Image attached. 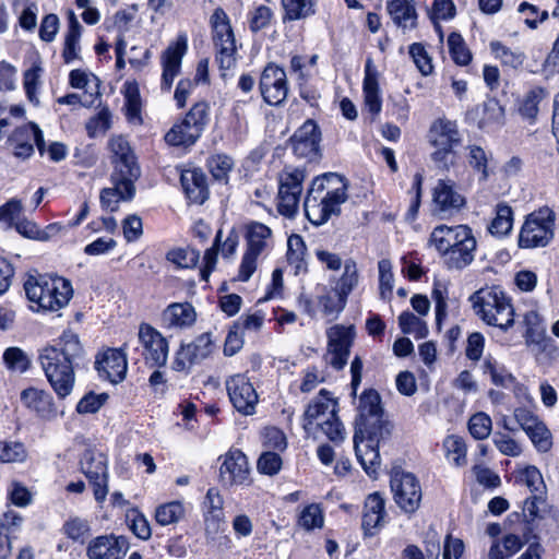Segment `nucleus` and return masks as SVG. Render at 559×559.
I'll return each instance as SVG.
<instances>
[{"instance_id":"obj_1","label":"nucleus","mask_w":559,"mask_h":559,"mask_svg":"<svg viewBox=\"0 0 559 559\" xmlns=\"http://www.w3.org/2000/svg\"><path fill=\"white\" fill-rule=\"evenodd\" d=\"M81 353L82 346L78 335L64 332L60 337V347L47 346L39 354L41 368L59 399H66L73 390L75 382L73 360Z\"/></svg>"},{"instance_id":"obj_2","label":"nucleus","mask_w":559,"mask_h":559,"mask_svg":"<svg viewBox=\"0 0 559 559\" xmlns=\"http://www.w3.org/2000/svg\"><path fill=\"white\" fill-rule=\"evenodd\" d=\"M429 243L450 271H462L475 260L477 240L468 225H438L430 234Z\"/></svg>"},{"instance_id":"obj_3","label":"nucleus","mask_w":559,"mask_h":559,"mask_svg":"<svg viewBox=\"0 0 559 559\" xmlns=\"http://www.w3.org/2000/svg\"><path fill=\"white\" fill-rule=\"evenodd\" d=\"M346 191V185L337 175L331 174L313 180L304 203L307 218L319 226L333 215H340L341 205L347 200Z\"/></svg>"},{"instance_id":"obj_4","label":"nucleus","mask_w":559,"mask_h":559,"mask_svg":"<svg viewBox=\"0 0 559 559\" xmlns=\"http://www.w3.org/2000/svg\"><path fill=\"white\" fill-rule=\"evenodd\" d=\"M337 412V400L322 389L304 413L302 427L305 431L316 438L321 432L332 442H342L346 437V431Z\"/></svg>"},{"instance_id":"obj_5","label":"nucleus","mask_w":559,"mask_h":559,"mask_svg":"<svg viewBox=\"0 0 559 559\" xmlns=\"http://www.w3.org/2000/svg\"><path fill=\"white\" fill-rule=\"evenodd\" d=\"M474 312L488 325L502 331L514 324V308L500 286H486L471 295Z\"/></svg>"},{"instance_id":"obj_6","label":"nucleus","mask_w":559,"mask_h":559,"mask_svg":"<svg viewBox=\"0 0 559 559\" xmlns=\"http://www.w3.org/2000/svg\"><path fill=\"white\" fill-rule=\"evenodd\" d=\"M24 289L28 300L46 311L60 310L73 295L70 281L60 276L31 275L24 283Z\"/></svg>"},{"instance_id":"obj_7","label":"nucleus","mask_w":559,"mask_h":559,"mask_svg":"<svg viewBox=\"0 0 559 559\" xmlns=\"http://www.w3.org/2000/svg\"><path fill=\"white\" fill-rule=\"evenodd\" d=\"M246 251L239 266L238 278L247 282L258 267V260L273 245L272 229L263 223L250 221L245 226Z\"/></svg>"},{"instance_id":"obj_8","label":"nucleus","mask_w":559,"mask_h":559,"mask_svg":"<svg viewBox=\"0 0 559 559\" xmlns=\"http://www.w3.org/2000/svg\"><path fill=\"white\" fill-rule=\"evenodd\" d=\"M555 213L546 206L530 213L520 230L519 247H546L555 236Z\"/></svg>"},{"instance_id":"obj_9","label":"nucleus","mask_w":559,"mask_h":559,"mask_svg":"<svg viewBox=\"0 0 559 559\" xmlns=\"http://www.w3.org/2000/svg\"><path fill=\"white\" fill-rule=\"evenodd\" d=\"M210 23L219 69L230 70L236 66L237 47L229 17L222 8H216Z\"/></svg>"},{"instance_id":"obj_10","label":"nucleus","mask_w":559,"mask_h":559,"mask_svg":"<svg viewBox=\"0 0 559 559\" xmlns=\"http://www.w3.org/2000/svg\"><path fill=\"white\" fill-rule=\"evenodd\" d=\"M355 433L385 436L389 433L388 423L383 420L381 399L377 391L369 390L361 394L356 418Z\"/></svg>"},{"instance_id":"obj_11","label":"nucleus","mask_w":559,"mask_h":559,"mask_svg":"<svg viewBox=\"0 0 559 559\" xmlns=\"http://www.w3.org/2000/svg\"><path fill=\"white\" fill-rule=\"evenodd\" d=\"M305 178L300 168L286 167L280 173L277 211L281 215L293 218L297 214Z\"/></svg>"},{"instance_id":"obj_12","label":"nucleus","mask_w":559,"mask_h":559,"mask_svg":"<svg viewBox=\"0 0 559 559\" xmlns=\"http://www.w3.org/2000/svg\"><path fill=\"white\" fill-rule=\"evenodd\" d=\"M326 352L324 360L335 370H342L348 360L356 337L353 324H334L326 329Z\"/></svg>"},{"instance_id":"obj_13","label":"nucleus","mask_w":559,"mask_h":559,"mask_svg":"<svg viewBox=\"0 0 559 559\" xmlns=\"http://www.w3.org/2000/svg\"><path fill=\"white\" fill-rule=\"evenodd\" d=\"M80 466L82 473L88 479L93 487L95 500L103 504L108 495V466L106 455L96 449H87L84 451Z\"/></svg>"},{"instance_id":"obj_14","label":"nucleus","mask_w":559,"mask_h":559,"mask_svg":"<svg viewBox=\"0 0 559 559\" xmlns=\"http://www.w3.org/2000/svg\"><path fill=\"white\" fill-rule=\"evenodd\" d=\"M394 500L405 512H415L421 501V488L417 478L404 471H395L391 477Z\"/></svg>"},{"instance_id":"obj_15","label":"nucleus","mask_w":559,"mask_h":559,"mask_svg":"<svg viewBox=\"0 0 559 559\" xmlns=\"http://www.w3.org/2000/svg\"><path fill=\"white\" fill-rule=\"evenodd\" d=\"M429 133L430 142L436 147L432 159L437 163H445L448 155L462 142L456 122L448 119L436 120Z\"/></svg>"},{"instance_id":"obj_16","label":"nucleus","mask_w":559,"mask_h":559,"mask_svg":"<svg viewBox=\"0 0 559 559\" xmlns=\"http://www.w3.org/2000/svg\"><path fill=\"white\" fill-rule=\"evenodd\" d=\"M225 384L234 407L246 416L254 414L259 396L250 380L238 373L229 377Z\"/></svg>"},{"instance_id":"obj_17","label":"nucleus","mask_w":559,"mask_h":559,"mask_svg":"<svg viewBox=\"0 0 559 559\" xmlns=\"http://www.w3.org/2000/svg\"><path fill=\"white\" fill-rule=\"evenodd\" d=\"M139 342L144 348L146 362L155 367L166 365L169 346L163 334L148 323H141L139 326Z\"/></svg>"},{"instance_id":"obj_18","label":"nucleus","mask_w":559,"mask_h":559,"mask_svg":"<svg viewBox=\"0 0 559 559\" xmlns=\"http://www.w3.org/2000/svg\"><path fill=\"white\" fill-rule=\"evenodd\" d=\"M214 347L211 334H201L193 342L180 346L175 356L174 369L189 371L193 365L210 357Z\"/></svg>"},{"instance_id":"obj_19","label":"nucleus","mask_w":559,"mask_h":559,"mask_svg":"<svg viewBox=\"0 0 559 559\" xmlns=\"http://www.w3.org/2000/svg\"><path fill=\"white\" fill-rule=\"evenodd\" d=\"M259 86L263 99L269 105H281L288 94L286 72L278 66L269 63L262 71Z\"/></svg>"},{"instance_id":"obj_20","label":"nucleus","mask_w":559,"mask_h":559,"mask_svg":"<svg viewBox=\"0 0 559 559\" xmlns=\"http://www.w3.org/2000/svg\"><path fill=\"white\" fill-rule=\"evenodd\" d=\"M107 147L111 153V162L115 165L112 174L138 179L140 168L128 140L122 135H112L108 140Z\"/></svg>"},{"instance_id":"obj_21","label":"nucleus","mask_w":559,"mask_h":559,"mask_svg":"<svg viewBox=\"0 0 559 559\" xmlns=\"http://www.w3.org/2000/svg\"><path fill=\"white\" fill-rule=\"evenodd\" d=\"M8 142L13 147L16 157L27 158L37 146L40 154L45 151V140L43 132L36 123L28 122L16 128L8 138Z\"/></svg>"},{"instance_id":"obj_22","label":"nucleus","mask_w":559,"mask_h":559,"mask_svg":"<svg viewBox=\"0 0 559 559\" xmlns=\"http://www.w3.org/2000/svg\"><path fill=\"white\" fill-rule=\"evenodd\" d=\"M187 48L188 45L186 36H179L176 41L170 43L162 52V90L166 92L170 91L175 78L180 73L182 58L187 52Z\"/></svg>"},{"instance_id":"obj_23","label":"nucleus","mask_w":559,"mask_h":559,"mask_svg":"<svg viewBox=\"0 0 559 559\" xmlns=\"http://www.w3.org/2000/svg\"><path fill=\"white\" fill-rule=\"evenodd\" d=\"M219 478L224 485H243L249 479L247 456L240 450H230L222 457Z\"/></svg>"},{"instance_id":"obj_24","label":"nucleus","mask_w":559,"mask_h":559,"mask_svg":"<svg viewBox=\"0 0 559 559\" xmlns=\"http://www.w3.org/2000/svg\"><path fill=\"white\" fill-rule=\"evenodd\" d=\"M432 202L435 210L444 215H452L466 204L465 198L456 190L454 181L450 179L438 180L433 188Z\"/></svg>"},{"instance_id":"obj_25","label":"nucleus","mask_w":559,"mask_h":559,"mask_svg":"<svg viewBox=\"0 0 559 559\" xmlns=\"http://www.w3.org/2000/svg\"><path fill=\"white\" fill-rule=\"evenodd\" d=\"M320 140L321 133L313 120H307L290 139L294 153L310 160L319 154Z\"/></svg>"},{"instance_id":"obj_26","label":"nucleus","mask_w":559,"mask_h":559,"mask_svg":"<svg viewBox=\"0 0 559 559\" xmlns=\"http://www.w3.org/2000/svg\"><path fill=\"white\" fill-rule=\"evenodd\" d=\"M382 438H384V436H371L367 433L354 435L356 457L365 472L370 476L374 475L380 466L378 442Z\"/></svg>"},{"instance_id":"obj_27","label":"nucleus","mask_w":559,"mask_h":559,"mask_svg":"<svg viewBox=\"0 0 559 559\" xmlns=\"http://www.w3.org/2000/svg\"><path fill=\"white\" fill-rule=\"evenodd\" d=\"M197 321V311L190 302H173L160 314V325L168 331H182Z\"/></svg>"},{"instance_id":"obj_28","label":"nucleus","mask_w":559,"mask_h":559,"mask_svg":"<svg viewBox=\"0 0 559 559\" xmlns=\"http://www.w3.org/2000/svg\"><path fill=\"white\" fill-rule=\"evenodd\" d=\"M95 367L102 378L119 383L127 373V357L120 349L109 348L97 356Z\"/></svg>"},{"instance_id":"obj_29","label":"nucleus","mask_w":559,"mask_h":559,"mask_svg":"<svg viewBox=\"0 0 559 559\" xmlns=\"http://www.w3.org/2000/svg\"><path fill=\"white\" fill-rule=\"evenodd\" d=\"M135 180L130 177L119 176V174H112V187L105 188L100 192L102 206L114 212L118 209L119 202L131 200L135 193Z\"/></svg>"},{"instance_id":"obj_30","label":"nucleus","mask_w":559,"mask_h":559,"mask_svg":"<svg viewBox=\"0 0 559 559\" xmlns=\"http://www.w3.org/2000/svg\"><path fill=\"white\" fill-rule=\"evenodd\" d=\"M127 551V540L112 535L98 536L87 547L90 559H122Z\"/></svg>"},{"instance_id":"obj_31","label":"nucleus","mask_w":559,"mask_h":559,"mask_svg":"<svg viewBox=\"0 0 559 559\" xmlns=\"http://www.w3.org/2000/svg\"><path fill=\"white\" fill-rule=\"evenodd\" d=\"M378 76L379 74L372 59L368 58L365 64L362 91L365 107L373 117H377L382 108Z\"/></svg>"},{"instance_id":"obj_32","label":"nucleus","mask_w":559,"mask_h":559,"mask_svg":"<svg viewBox=\"0 0 559 559\" xmlns=\"http://www.w3.org/2000/svg\"><path fill=\"white\" fill-rule=\"evenodd\" d=\"M386 10L394 24L404 33L416 28L418 15L414 0H386Z\"/></svg>"},{"instance_id":"obj_33","label":"nucleus","mask_w":559,"mask_h":559,"mask_svg":"<svg viewBox=\"0 0 559 559\" xmlns=\"http://www.w3.org/2000/svg\"><path fill=\"white\" fill-rule=\"evenodd\" d=\"M384 499L378 492L367 497L362 514V528L366 534L373 535L384 525Z\"/></svg>"},{"instance_id":"obj_34","label":"nucleus","mask_w":559,"mask_h":559,"mask_svg":"<svg viewBox=\"0 0 559 559\" xmlns=\"http://www.w3.org/2000/svg\"><path fill=\"white\" fill-rule=\"evenodd\" d=\"M181 185L188 199L197 204H202L207 199V185L204 173L201 169H186L181 173Z\"/></svg>"},{"instance_id":"obj_35","label":"nucleus","mask_w":559,"mask_h":559,"mask_svg":"<svg viewBox=\"0 0 559 559\" xmlns=\"http://www.w3.org/2000/svg\"><path fill=\"white\" fill-rule=\"evenodd\" d=\"M82 26L73 12L69 13V25L64 35L62 58L64 63L70 64L81 59L80 38Z\"/></svg>"},{"instance_id":"obj_36","label":"nucleus","mask_w":559,"mask_h":559,"mask_svg":"<svg viewBox=\"0 0 559 559\" xmlns=\"http://www.w3.org/2000/svg\"><path fill=\"white\" fill-rule=\"evenodd\" d=\"M223 498L218 490L210 488L205 496V527L210 533H217L224 523Z\"/></svg>"},{"instance_id":"obj_37","label":"nucleus","mask_w":559,"mask_h":559,"mask_svg":"<svg viewBox=\"0 0 559 559\" xmlns=\"http://www.w3.org/2000/svg\"><path fill=\"white\" fill-rule=\"evenodd\" d=\"M44 73L43 61L38 55H34L31 59L29 67L23 73V87L27 98L38 104V91L41 84V75Z\"/></svg>"},{"instance_id":"obj_38","label":"nucleus","mask_w":559,"mask_h":559,"mask_svg":"<svg viewBox=\"0 0 559 559\" xmlns=\"http://www.w3.org/2000/svg\"><path fill=\"white\" fill-rule=\"evenodd\" d=\"M22 403L31 411L36 412L41 417H47L51 413V395L44 390L28 388L21 393Z\"/></svg>"},{"instance_id":"obj_39","label":"nucleus","mask_w":559,"mask_h":559,"mask_svg":"<svg viewBox=\"0 0 559 559\" xmlns=\"http://www.w3.org/2000/svg\"><path fill=\"white\" fill-rule=\"evenodd\" d=\"M513 226V211L506 202L495 207V217L488 225V231L495 237H504L510 234Z\"/></svg>"},{"instance_id":"obj_40","label":"nucleus","mask_w":559,"mask_h":559,"mask_svg":"<svg viewBox=\"0 0 559 559\" xmlns=\"http://www.w3.org/2000/svg\"><path fill=\"white\" fill-rule=\"evenodd\" d=\"M21 523L22 518L13 511L0 515V559H5L10 556L12 549L10 535Z\"/></svg>"},{"instance_id":"obj_41","label":"nucleus","mask_w":559,"mask_h":559,"mask_svg":"<svg viewBox=\"0 0 559 559\" xmlns=\"http://www.w3.org/2000/svg\"><path fill=\"white\" fill-rule=\"evenodd\" d=\"M306 251V243L301 236L294 234L288 237L286 258L296 275L307 271Z\"/></svg>"},{"instance_id":"obj_42","label":"nucleus","mask_w":559,"mask_h":559,"mask_svg":"<svg viewBox=\"0 0 559 559\" xmlns=\"http://www.w3.org/2000/svg\"><path fill=\"white\" fill-rule=\"evenodd\" d=\"M200 136L201 133L183 119L166 133L165 141L174 146H189L194 144Z\"/></svg>"},{"instance_id":"obj_43","label":"nucleus","mask_w":559,"mask_h":559,"mask_svg":"<svg viewBox=\"0 0 559 559\" xmlns=\"http://www.w3.org/2000/svg\"><path fill=\"white\" fill-rule=\"evenodd\" d=\"M483 373L490 377L497 386L509 388L514 383V377L492 356L488 355L483 362Z\"/></svg>"},{"instance_id":"obj_44","label":"nucleus","mask_w":559,"mask_h":559,"mask_svg":"<svg viewBox=\"0 0 559 559\" xmlns=\"http://www.w3.org/2000/svg\"><path fill=\"white\" fill-rule=\"evenodd\" d=\"M185 515V503L179 500L159 504L155 510V520L162 526L176 524L181 521Z\"/></svg>"},{"instance_id":"obj_45","label":"nucleus","mask_w":559,"mask_h":559,"mask_svg":"<svg viewBox=\"0 0 559 559\" xmlns=\"http://www.w3.org/2000/svg\"><path fill=\"white\" fill-rule=\"evenodd\" d=\"M343 267V274L336 284L335 290L337 296L347 298L359 283V272L357 264L353 259H347L344 262Z\"/></svg>"},{"instance_id":"obj_46","label":"nucleus","mask_w":559,"mask_h":559,"mask_svg":"<svg viewBox=\"0 0 559 559\" xmlns=\"http://www.w3.org/2000/svg\"><path fill=\"white\" fill-rule=\"evenodd\" d=\"M443 449L445 456L456 467H462L467 464V448L462 437L451 435L443 440Z\"/></svg>"},{"instance_id":"obj_47","label":"nucleus","mask_w":559,"mask_h":559,"mask_svg":"<svg viewBox=\"0 0 559 559\" xmlns=\"http://www.w3.org/2000/svg\"><path fill=\"white\" fill-rule=\"evenodd\" d=\"M124 100V112L128 121L140 124L142 122L141 98L135 84H126Z\"/></svg>"},{"instance_id":"obj_48","label":"nucleus","mask_w":559,"mask_h":559,"mask_svg":"<svg viewBox=\"0 0 559 559\" xmlns=\"http://www.w3.org/2000/svg\"><path fill=\"white\" fill-rule=\"evenodd\" d=\"M546 96V92L542 87H533L521 99L519 104V112L522 117L534 119L538 112V104Z\"/></svg>"},{"instance_id":"obj_49","label":"nucleus","mask_w":559,"mask_h":559,"mask_svg":"<svg viewBox=\"0 0 559 559\" xmlns=\"http://www.w3.org/2000/svg\"><path fill=\"white\" fill-rule=\"evenodd\" d=\"M399 325L404 334H412L416 338H424L428 334L426 322L409 311L400 314Z\"/></svg>"},{"instance_id":"obj_50","label":"nucleus","mask_w":559,"mask_h":559,"mask_svg":"<svg viewBox=\"0 0 559 559\" xmlns=\"http://www.w3.org/2000/svg\"><path fill=\"white\" fill-rule=\"evenodd\" d=\"M323 524L324 515L318 503H311L305 507L298 516V525L305 531L322 528Z\"/></svg>"},{"instance_id":"obj_51","label":"nucleus","mask_w":559,"mask_h":559,"mask_svg":"<svg viewBox=\"0 0 559 559\" xmlns=\"http://www.w3.org/2000/svg\"><path fill=\"white\" fill-rule=\"evenodd\" d=\"M490 49L504 66L516 69L523 64L524 55L521 51L512 50L498 40L490 43Z\"/></svg>"},{"instance_id":"obj_52","label":"nucleus","mask_w":559,"mask_h":559,"mask_svg":"<svg viewBox=\"0 0 559 559\" xmlns=\"http://www.w3.org/2000/svg\"><path fill=\"white\" fill-rule=\"evenodd\" d=\"M526 435L539 452H548L551 449V432L542 420H538L533 427H531L526 431Z\"/></svg>"},{"instance_id":"obj_53","label":"nucleus","mask_w":559,"mask_h":559,"mask_svg":"<svg viewBox=\"0 0 559 559\" xmlns=\"http://www.w3.org/2000/svg\"><path fill=\"white\" fill-rule=\"evenodd\" d=\"M448 46L450 55L456 64L466 66L469 63L472 53L460 34L451 33L448 37Z\"/></svg>"},{"instance_id":"obj_54","label":"nucleus","mask_w":559,"mask_h":559,"mask_svg":"<svg viewBox=\"0 0 559 559\" xmlns=\"http://www.w3.org/2000/svg\"><path fill=\"white\" fill-rule=\"evenodd\" d=\"M207 167L214 179L227 182L228 175L234 167V162L228 155L216 154L209 158Z\"/></svg>"},{"instance_id":"obj_55","label":"nucleus","mask_w":559,"mask_h":559,"mask_svg":"<svg viewBox=\"0 0 559 559\" xmlns=\"http://www.w3.org/2000/svg\"><path fill=\"white\" fill-rule=\"evenodd\" d=\"M166 258L178 267L189 269L197 265L200 259V253L189 247L176 248L168 251Z\"/></svg>"},{"instance_id":"obj_56","label":"nucleus","mask_w":559,"mask_h":559,"mask_svg":"<svg viewBox=\"0 0 559 559\" xmlns=\"http://www.w3.org/2000/svg\"><path fill=\"white\" fill-rule=\"evenodd\" d=\"M111 128V114L108 108H102L86 122V131L90 138L104 135Z\"/></svg>"},{"instance_id":"obj_57","label":"nucleus","mask_w":559,"mask_h":559,"mask_svg":"<svg viewBox=\"0 0 559 559\" xmlns=\"http://www.w3.org/2000/svg\"><path fill=\"white\" fill-rule=\"evenodd\" d=\"M378 270L380 296L384 300H390L392 297L394 282L391 261L388 259L380 260L378 263Z\"/></svg>"},{"instance_id":"obj_58","label":"nucleus","mask_w":559,"mask_h":559,"mask_svg":"<svg viewBox=\"0 0 559 559\" xmlns=\"http://www.w3.org/2000/svg\"><path fill=\"white\" fill-rule=\"evenodd\" d=\"M492 429L491 418L483 412L474 414L468 420L469 433L476 440H484L489 437Z\"/></svg>"},{"instance_id":"obj_59","label":"nucleus","mask_w":559,"mask_h":559,"mask_svg":"<svg viewBox=\"0 0 559 559\" xmlns=\"http://www.w3.org/2000/svg\"><path fill=\"white\" fill-rule=\"evenodd\" d=\"M7 367L15 372H25L31 365L27 354L19 347H10L3 354Z\"/></svg>"},{"instance_id":"obj_60","label":"nucleus","mask_w":559,"mask_h":559,"mask_svg":"<svg viewBox=\"0 0 559 559\" xmlns=\"http://www.w3.org/2000/svg\"><path fill=\"white\" fill-rule=\"evenodd\" d=\"M286 19H304L313 13L312 0H282Z\"/></svg>"},{"instance_id":"obj_61","label":"nucleus","mask_w":559,"mask_h":559,"mask_svg":"<svg viewBox=\"0 0 559 559\" xmlns=\"http://www.w3.org/2000/svg\"><path fill=\"white\" fill-rule=\"evenodd\" d=\"M210 106L206 102L195 103L187 112L185 120L192 124L201 134L209 122Z\"/></svg>"},{"instance_id":"obj_62","label":"nucleus","mask_w":559,"mask_h":559,"mask_svg":"<svg viewBox=\"0 0 559 559\" xmlns=\"http://www.w3.org/2000/svg\"><path fill=\"white\" fill-rule=\"evenodd\" d=\"M467 159L468 164L473 167V169L480 175V179L486 180L489 175V157L485 150L477 145L468 146Z\"/></svg>"},{"instance_id":"obj_63","label":"nucleus","mask_w":559,"mask_h":559,"mask_svg":"<svg viewBox=\"0 0 559 559\" xmlns=\"http://www.w3.org/2000/svg\"><path fill=\"white\" fill-rule=\"evenodd\" d=\"M26 459V450L20 442L0 441V462H23Z\"/></svg>"},{"instance_id":"obj_64","label":"nucleus","mask_w":559,"mask_h":559,"mask_svg":"<svg viewBox=\"0 0 559 559\" xmlns=\"http://www.w3.org/2000/svg\"><path fill=\"white\" fill-rule=\"evenodd\" d=\"M409 55L423 75L426 76L432 73V60L420 43H414L409 46Z\"/></svg>"}]
</instances>
